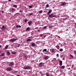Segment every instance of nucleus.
Wrapping results in <instances>:
<instances>
[{"label":"nucleus","mask_w":76,"mask_h":76,"mask_svg":"<svg viewBox=\"0 0 76 76\" xmlns=\"http://www.w3.org/2000/svg\"><path fill=\"white\" fill-rule=\"evenodd\" d=\"M6 27L3 26H2V27L1 28V29H6Z\"/></svg>","instance_id":"f3484780"},{"label":"nucleus","mask_w":76,"mask_h":76,"mask_svg":"<svg viewBox=\"0 0 76 76\" xmlns=\"http://www.w3.org/2000/svg\"><path fill=\"white\" fill-rule=\"evenodd\" d=\"M21 26H20L17 25L16 26V28H21Z\"/></svg>","instance_id":"4468645a"},{"label":"nucleus","mask_w":76,"mask_h":76,"mask_svg":"<svg viewBox=\"0 0 76 76\" xmlns=\"http://www.w3.org/2000/svg\"><path fill=\"white\" fill-rule=\"evenodd\" d=\"M13 65H14V63L13 62H11L9 64L10 66H12Z\"/></svg>","instance_id":"6e6552de"},{"label":"nucleus","mask_w":76,"mask_h":76,"mask_svg":"<svg viewBox=\"0 0 76 76\" xmlns=\"http://www.w3.org/2000/svg\"><path fill=\"white\" fill-rule=\"evenodd\" d=\"M60 57H61V58H63V55H61V56H60Z\"/></svg>","instance_id":"58836bf2"},{"label":"nucleus","mask_w":76,"mask_h":76,"mask_svg":"<svg viewBox=\"0 0 76 76\" xmlns=\"http://www.w3.org/2000/svg\"><path fill=\"white\" fill-rule=\"evenodd\" d=\"M13 7H17V6L15 5H14Z\"/></svg>","instance_id":"e433bc0d"},{"label":"nucleus","mask_w":76,"mask_h":76,"mask_svg":"<svg viewBox=\"0 0 76 76\" xmlns=\"http://www.w3.org/2000/svg\"><path fill=\"white\" fill-rule=\"evenodd\" d=\"M31 45H32V46H35V44L34 43H32L31 44Z\"/></svg>","instance_id":"4be33fe9"},{"label":"nucleus","mask_w":76,"mask_h":76,"mask_svg":"<svg viewBox=\"0 0 76 76\" xmlns=\"http://www.w3.org/2000/svg\"><path fill=\"white\" fill-rule=\"evenodd\" d=\"M51 12V10H49L47 13L48 15H50V13Z\"/></svg>","instance_id":"9b49d317"},{"label":"nucleus","mask_w":76,"mask_h":76,"mask_svg":"<svg viewBox=\"0 0 76 76\" xmlns=\"http://www.w3.org/2000/svg\"><path fill=\"white\" fill-rule=\"evenodd\" d=\"M38 32H40V30L38 29Z\"/></svg>","instance_id":"a18cd8bd"},{"label":"nucleus","mask_w":76,"mask_h":76,"mask_svg":"<svg viewBox=\"0 0 76 76\" xmlns=\"http://www.w3.org/2000/svg\"><path fill=\"white\" fill-rule=\"evenodd\" d=\"M24 22H26V23L27 22V19H25V20H24Z\"/></svg>","instance_id":"72a5a7b5"},{"label":"nucleus","mask_w":76,"mask_h":76,"mask_svg":"<svg viewBox=\"0 0 76 76\" xmlns=\"http://www.w3.org/2000/svg\"><path fill=\"white\" fill-rule=\"evenodd\" d=\"M50 51H51V52L52 53H55V50H54V49H50Z\"/></svg>","instance_id":"423d86ee"},{"label":"nucleus","mask_w":76,"mask_h":76,"mask_svg":"<svg viewBox=\"0 0 76 76\" xmlns=\"http://www.w3.org/2000/svg\"><path fill=\"white\" fill-rule=\"evenodd\" d=\"M12 0H9V1H11Z\"/></svg>","instance_id":"8fccbe9b"},{"label":"nucleus","mask_w":76,"mask_h":76,"mask_svg":"<svg viewBox=\"0 0 76 76\" xmlns=\"http://www.w3.org/2000/svg\"><path fill=\"white\" fill-rule=\"evenodd\" d=\"M33 15V13H31L29 15V16H31V15Z\"/></svg>","instance_id":"f704fd0d"},{"label":"nucleus","mask_w":76,"mask_h":76,"mask_svg":"<svg viewBox=\"0 0 76 76\" xmlns=\"http://www.w3.org/2000/svg\"><path fill=\"white\" fill-rule=\"evenodd\" d=\"M65 4H66L65 3H63L61 5H62V6H64V5H65Z\"/></svg>","instance_id":"a878e982"},{"label":"nucleus","mask_w":76,"mask_h":76,"mask_svg":"<svg viewBox=\"0 0 76 76\" xmlns=\"http://www.w3.org/2000/svg\"><path fill=\"white\" fill-rule=\"evenodd\" d=\"M54 17L56 18V16L55 15H54V14H53V13H52L49 15V18H53Z\"/></svg>","instance_id":"7ed1b4c3"},{"label":"nucleus","mask_w":76,"mask_h":76,"mask_svg":"<svg viewBox=\"0 0 76 76\" xmlns=\"http://www.w3.org/2000/svg\"><path fill=\"white\" fill-rule=\"evenodd\" d=\"M61 68L62 69H64V68H65V66H62L61 67Z\"/></svg>","instance_id":"412c9836"},{"label":"nucleus","mask_w":76,"mask_h":76,"mask_svg":"<svg viewBox=\"0 0 76 76\" xmlns=\"http://www.w3.org/2000/svg\"><path fill=\"white\" fill-rule=\"evenodd\" d=\"M1 45H0V48H1Z\"/></svg>","instance_id":"603ef678"},{"label":"nucleus","mask_w":76,"mask_h":76,"mask_svg":"<svg viewBox=\"0 0 76 76\" xmlns=\"http://www.w3.org/2000/svg\"><path fill=\"white\" fill-rule=\"evenodd\" d=\"M49 6V5H48V4H47L46 5V7H48Z\"/></svg>","instance_id":"473e14b6"},{"label":"nucleus","mask_w":76,"mask_h":76,"mask_svg":"<svg viewBox=\"0 0 76 76\" xmlns=\"http://www.w3.org/2000/svg\"><path fill=\"white\" fill-rule=\"evenodd\" d=\"M23 69L24 70H26V69L27 70H31L32 68H31V67L30 66H28L24 67Z\"/></svg>","instance_id":"f257e3e1"},{"label":"nucleus","mask_w":76,"mask_h":76,"mask_svg":"<svg viewBox=\"0 0 76 76\" xmlns=\"http://www.w3.org/2000/svg\"><path fill=\"white\" fill-rule=\"evenodd\" d=\"M7 54L8 56H10V52L8 51L7 52Z\"/></svg>","instance_id":"f8f14e48"},{"label":"nucleus","mask_w":76,"mask_h":76,"mask_svg":"<svg viewBox=\"0 0 76 76\" xmlns=\"http://www.w3.org/2000/svg\"><path fill=\"white\" fill-rule=\"evenodd\" d=\"M14 73H18V71H15Z\"/></svg>","instance_id":"c03bdc74"},{"label":"nucleus","mask_w":76,"mask_h":76,"mask_svg":"<svg viewBox=\"0 0 76 76\" xmlns=\"http://www.w3.org/2000/svg\"><path fill=\"white\" fill-rule=\"evenodd\" d=\"M42 10H41V11H40L39 12V13H42Z\"/></svg>","instance_id":"7c9ffc66"},{"label":"nucleus","mask_w":76,"mask_h":76,"mask_svg":"<svg viewBox=\"0 0 76 76\" xmlns=\"http://www.w3.org/2000/svg\"><path fill=\"white\" fill-rule=\"evenodd\" d=\"M17 47H19L20 46V44H18L17 45H16Z\"/></svg>","instance_id":"cd10ccee"},{"label":"nucleus","mask_w":76,"mask_h":76,"mask_svg":"<svg viewBox=\"0 0 76 76\" xmlns=\"http://www.w3.org/2000/svg\"><path fill=\"white\" fill-rule=\"evenodd\" d=\"M2 13H3V12H4L2 11Z\"/></svg>","instance_id":"5fc2aeb1"},{"label":"nucleus","mask_w":76,"mask_h":76,"mask_svg":"<svg viewBox=\"0 0 76 76\" xmlns=\"http://www.w3.org/2000/svg\"><path fill=\"white\" fill-rule=\"evenodd\" d=\"M8 14H10V15L11 14V13H8Z\"/></svg>","instance_id":"864d4df0"},{"label":"nucleus","mask_w":76,"mask_h":76,"mask_svg":"<svg viewBox=\"0 0 76 76\" xmlns=\"http://www.w3.org/2000/svg\"><path fill=\"white\" fill-rule=\"evenodd\" d=\"M59 45L56 46V48H59Z\"/></svg>","instance_id":"4c0bfd02"},{"label":"nucleus","mask_w":76,"mask_h":76,"mask_svg":"<svg viewBox=\"0 0 76 76\" xmlns=\"http://www.w3.org/2000/svg\"><path fill=\"white\" fill-rule=\"evenodd\" d=\"M16 10L14 8H12V12H14Z\"/></svg>","instance_id":"dca6fc26"},{"label":"nucleus","mask_w":76,"mask_h":76,"mask_svg":"<svg viewBox=\"0 0 76 76\" xmlns=\"http://www.w3.org/2000/svg\"><path fill=\"white\" fill-rule=\"evenodd\" d=\"M12 54H16V52H12Z\"/></svg>","instance_id":"a211bd4d"},{"label":"nucleus","mask_w":76,"mask_h":76,"mask_svg":"<svg viewBox=\"0 0 76 76\" xmlns=\"http://www.w3.org/2000/svg\"><path fill=\"white\" fill-rule=\"evenodd\" d=\"M31 35H33V34H31Z\"/></svg>","instance_id":"6e6d98bb"},{"label":"nucleus","mask_w":76,"mask_h":76,"mask_svg":"<svg viewBox=\"0 0 76 76\" xmlns=\"http://www.w3.org/2000/svg\"><path fill=\"white\" fill-rule=\"evenodd\" d=\"M28 7H29V8H32V5H30V6H28Z\"/></svg>","instance_id":"bb28decb"},{"label":"nucleus","mask_w":76,"mask_h":76,"mask_svg":"<svg viewBox=\"0 0 76 76\" xmlns=\"http://www.w3.org/2000/svg\"><path fill=\"white\" fill-rule=\"evenodd\" d=\"M53 59L54 60H56V58H54Z\"/></svg>","instance_id":"de8ad7c7"},{"label":"nucleus","mask_w":76,"mask_h":76,"mask_svg":"<svg viewBox=\"0 0 76 76\" xmlns=\"http://www.w3.org/2000/svg\"><path fill=\"white\" fill-rule=\"evenodd\" d=\"M67 17H66V18H63V20H67Z\"/></svg>","instance_id":"b1692460"},{"label":"nucleus","mask_w":76,"mask_h":76,"mask_svg":"<svg viewBox=\"0 0 76 76\" xmlns=\"http://www.w3.org/2000/svg\"><path fill=\"white\" fill-rule=\"evenodd\" d=\"M70 57H73V55H72L71 54H70Z\"/></svg>","instance_id":"c9c22d12"},{"label":"nucleus","mask_w":76,"mask_h":76,"mask_svg":"<svg viewBox=\"0 0 76 76\" xmlns=\"http://www.w3.org/2000/svg\"><path fill=\"white\" fill-rule=\"evenodd\" d=\"M63 49H60L59 50V51H63Z\"/></svg>","instance_id":"393cba45"},{"label":"nucleus","mask_w":76,"mask_h":76,"mask_svg":"<svg viewBox=\"0 0 76 76\" xmlns=\"http://www.w3.org/2000/svg\"><path fill=\"white\" fill-rule=\"evenodd\" d=\"M46 37V35H45L44 36V38H45Z\"/></svg>","instance_id":"09e8293b"},{"label":"nucleus","mask_w":76,"mask_h":76,"mask_svg":"<svg viewBox=\"0 0 76 76\" xmlns=\"http://www.w3.org/2000/svg\"><path fill=\"white\" fill-rule=\"evenodd\" d=\"M4 56V53H2L1 55H0V56H2V57H3Z\"/></svg>","instance_id":"6ab92c4d"},{"label":"nucleus","mask_w":76,"mask_h":76,"mask_svg":"<svg viewBox=\"0 0 76 76\" xmlns=\"http://www.w3.org/2000/svg\"><path fill=\"white\" fill-rule=\"evenodd\" d=\"M46 75L47 76H50V75H49L48 73H46Z\"/></svg>","instance_id":"5701e85b"},{"label":"nucleus","mask_w":76,"mask_h":76,"mask_svg":"<svg viewBox=\"0 0 76 76\" xmlns=\"http://www.w3.org/2000/svg\"><path fill=\"white\" fill-rule=\"evenodd\" d=\"M20 12H23V11H21V10H20Z\"/></svg>","instance_id":"49530a36"},{"label":"nucleus","mask_w":76,"mask_h":76,"mask_svg":"<svg viewBox=\"0 0 76 76\" xmlns=\"http://www.w3.org/2000/svg\"><path fill=\"white\" fill-rule=\"evenodd\" d=\"M30 29V28L28 27L27 28V29H26V31H29Z\"/></svg>","instance_id":"ddd939ff"},{"label":"nucleus","mask_w":76,"mask_h":76,"mask_svg":"<svg viewBox=\"0 0 76 76\" xmlns=\"http://www.w3.org/2000/svg\"><path fill=\"white\" fill-rule=\"evenodd\" d=\"M49 58V56H46V57L44 58V59H45V60H48Z\"/></svg>","instance_id":"1a4fd4ad"},{"label":"nucleus","mask_w":76,"mask_h":76,"mask_svg":"<svg viewBox=\"0 0 76 76\" xmlns=\"http://www.w3.org/2000/svg\"><path fill=\"white\" fill-rule=\"evenodd\" d=\"M56 56L57 57H58L59 56L58 55V54L56 55Z\"/></svg>","instance_id":"79ce46f5"},{"label":"nucleus","mask_w":76,"mask_h":76,"mask_svg":"<svg viewBox=\"0 0 76 76\" xmlns=\"http://www.w3.org/2000/svg\"><path fill=\"white\" fill-rule=\"evenodd\" d=\"M42 62H41L39 64V67H42Z\"/></svg>","instance_id":"0eeeda50"},{"label":"nucleus","mask_w":76,"mask_h":76,"mask_svg":"<svg viewBox=\"0 0 76 76\" xmlns=\"http://www.w3.org/2000/svg\"><path fill=\"white\" fill-rule=\"evenodd\" d=\"M24 58H26V59H27V56H26L25 55H24Z\"/></svg>","instance_id":"c756f323"},{"label":"nucleus","mask_w":76,"mask_h":76,"mask_svg":"<svg viewBox=\"0 0 76 76\" xmlns=\"http://www.w3.org/2000/svg\"><path fill=\"white\" fill-rule=\"evenodd\" d=\"M47 28V26H45L43 27V29H45Z\"/></svg>","instance_id":"c85d7f7f"},{"label":"nucleus","mask_w":76,"mask_h":76,"mask_svg":"<svg viewBox=\"0 0 76 76\" xmlns=\"http://www.w3.org/2000/svg\"><path fill=\"white\" fill-rule=\"evenodd\" d=\"M59 64L60 66H61L63 64V62L62 61H59Z\"/></svg>","instance_id":"39448f33"},{"label":"nucleus","mask_w":76,"mask_h":76,"mask_svg":"<svg viewBox=\"0 0 76 76\" xmlns=\"http://www.w3.org/2000/svg\"><path fill=\"white\" fill-rule=\"evenodd\" d=\"M0 15H1V14L0 13Z\"/></svg>","instance_id":"4d7b16f0"},{"label":"nucleus","mask_w":76,"mask_h":76,"mask_svg":"<svg viewBox=\"0 0 76 76\" xmlns=\"http://www.w3.org/2000/svg\"><path fill=\"white\" fill-rule=\"evenodd\" d=\"M74 53L75 54H76V51H74Z\"/></svg>","instance_id":"37998d69"},{"label":"nucleus","mask_w":76,"mask_h":76,"mask_svg":"<svg viewBox=\"0 0 76 76\" xmlns=\"http://www.w3.org/2000/svg\"><path fill=\"white\" fill-rule=\"evenodd\" d=\"M32 41V40L30 39H27V42H28V41Z\"/></svg>","instance_id":"2eb2a0df"},{"label":"nucleus","mask_w":76,"mask_h":76,"mask_svg":"<svg viewBox=\"0 0 76 76\" xmlns=\"http://www.w3.org/2000/svg\"><path fill=\"white\" fill-rule=\"evenodd\" d=\"M2 31H3V30H2Z\"/></svg>","instance_id":"052dcab7"},{"label":"nucleus","mask_w":76,"mask_h":76,"mask_svg":"<svg viewBox=\"0 0 76 76\" xmlns=\"http://www.w3.org/2000/svg\"><path fill=\"white\" fill-rule=\"evenodd\" d=\"M39 22V21H38V22Z\"/></svg>","instance_id":"bf43d9fd"},{"label":"nucleus","mask_w":76,"mask_h":76,"mask_svg":"<svg viewBox=\"0 0 76 76\" xmlns=\"http://www.w3.org/2000/svg\"><path fill=\"white\" fill-rule=\"evenodd\" d=\"M43 51H44L45 52H46V51H47V49H45L43 50Z\"/></svg>","instance_id":"2f4dec72"},{"label":"nucleus","mask_w":76,"mask_h":76,"mask_svg":"<svg viewBox=\"0 0 76 76\" xmlns=\"http://www.w3.org/2000/svg\"><path fill=\"white\" fill-rule=\"evenodd\" d=\"M49 28H52V26H49Z\"/></svg>","instance_id":"ea45409f"},{"label":"nucleus","mask_w":76,"mask_h":76,"mask_svg":"<svg viewBox=\"0 0 76 76\" xmlns=\"http://www.w3.org/2000/svg\"><path fill=\"white\" fill-rule=\"evenodd\" d=\"M7 48H8V46L7 45L5 47L4 49L5 50H6V49H7Z\"/></svg>","instance_id":"aec40b11"},{"label":"nucleus","mask_w":76,"mask_h":76,"mask_svg":"<svg viewBox=\"0 0 76 76\" xmlns=\"http://www.w3.org/2000/svg\"><path fill=\"white\" fill-rule=\"evenodd\" d=\"M12 68L11 67H9L7 68L6 70L7 71H11V70H12Z\"/></svg>","instance_id":"20e7f679"},{"label":"nucleus","mask_w":76,"mask_h":76,"mask_svg":"<svg viewBox=\"0 0 76 76\" xmlns=\"http://www.w3.org/2000/svg\"><path fill=\"white\" fill-rule=\"evenodd\" d=\"M28 25L29 26H31V23H32V21H31L28 22Z\"/></svg>","instance_id":"9d476101"},{"label":"nucleus","mask_w":76,"mask_h":76,"mask_svg":"<svg viewBox=\"0 0 76 76\" xmlns=\"http://www.w3.org/2000/svg\"><path fill=\"white\" fill-rule=\"evenodd\" d=\"M19 0V1H20V0Z\"/></svg>","instance_id":"13d9d810"},{"label":"nucleus","mask_w":76,"mask_h":76,"mask_svg":"<svg viewBox=\"0 0 76 76\" xmlns=\"http://www.w3.org/2000/svg\"><path fill=\"white\" fill-rule=\"evenodd\" d=\"M18 39L17 38H16V39L13 38L9 40V41H10V42H12L13 43V42H14L15 41H17Z\"/></svg>","instance_id":"f03ea898"},{"label":"nucleus","mask_w":76,"mask_h":76,"mask_svg":"<svg viewBox=\"0 0 76 76\" xmlns=\"http://www.w3.org/2000/svg\"><path fill=\"white\" fill-rule=\"evenodd\" d=\"M17 76H20L19 75H18Z\"/></svg>","instance_id":"3c124183"},{"label":"nucleus","mask_w":76,"mask_h":76,"mask_svg":"<svg viewBox=\"0 0 76 76\" xmlns=\"http://www.w3.org/2000/svg\"><path fill=\"white\" fill-rule=\"evenodd\" d=\"M42 35H43V34H41L40 35V37H42Z\"/></svg>","instance_id":"a19ab883"}]
</instances>
